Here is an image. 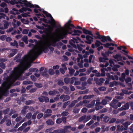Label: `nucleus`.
Listing matches in <instances>:
<instances>
[{
    "instance_id": "obj_42",
    "label": "nucleus",
    "mask_w": 133,
    "mask_h": 133,
    "mask_svg": "<svg viewBox=\"0 0 133 133\" xmlns=\"http://www.w3.org/2000/svg\"><path fill=\"white\" fill-rule=\"evenodd\" d=\"M33 83L30 81H25L23 82V84L24 85H27L29 84H32Z\"/></svg>"
},
{
    "instance_id": "obj_19",
    "label": "nucleus",
    "mask_w": 133,
    "mask_h": 133,
    "mask_svg": "<svg viewBox=\"0 0 133 133\" xmlns=\"http://www.w3.org/2000/svg\"><path fill=\"white\" fill-rule=\"evenodd\" d=\"M78 102L77 100H76L72 101L71 103L68 106L69 108H71L73 107L75 104Z\"/></svg>"
},
{
    "instance_id": "obj_10",
    "label": "nucleus",
    "mask_w": 133,
    "mask_h": 133,
    "mask_svg": "<svg viewBox=\"0 0 133 133\" xmlns=\"http://www.w3.org/2000/svg\"><path fill=\"white\" fill-rule=\"evenodd\" d=\"M22 2H23V4H24V6L26 7L32 8L34 7V5L32 4L31 3L28 2L26 0L22 1Z\"/></svg>"
},
{
    "instance_id": "obj_41",
    "label": "nucleus",
    "mask_w": 133,
    "mask_h": 133,
    "mask_svg": "<svg viewBox=\"0 0 133 133\" xmlns=\"http://www.w3.org/2000/svg\"><path fill=\"white\" fill-rule=\"evenodd\" d=\"M10 44L13 46H16L17 47L18 46V43L16 41H14V42L11 43Z\"/></svg>"
},
{
    "instance_id": "obj_64",
    "label": "nucleus",
    "mask_w": 133,
    "mask_h": 133,
    "mask_svg": "<svg viewBox=\"0 0 133 133\" xmlns=\"http://www.w3.org/2000/svg\"><path fill=\"white\" fill-rule=\"evenodd\" d=\"M52 112V110L49 109H47L45 111V112L47 114L51 113Z\"/></svg>"
},
{
    "instance_id": "obj_14",
    "label": "nucleus",
    "mask_w": 133,
    "mask_h": 133,
    "mask_svg": "<svg viewBox=\"0 0 133 133\" xmlns=\"http://www.w3.org/2000/svg\"><path fill=\"white\" fill-rule=\"evenodd\" d=\"M102 55L103 57H100L99 58V61L101 62H106V61L108 60L109 59L107 57L105 56L104 54L102 53Z\"/></svg>"
},
{
    "instance_id": "obj_63",
    "label": "nucleus",
    "mask_w": 133,
    "mask_h": 133,
    "mask_svg": "<svg viewBox=\"0 0 133 133\" xmlns=\"http://www.w3.org/2000/svg\"><path fill=\"white\" fill-rule=\"evenodd\" d=\"M62 121L63 123H66V117H62L61 118Z\"/></svg>"
},
{
    "instance_id": "obj_43",
    "label": "nucleus",
    "mask_w": 133,
    "mask_h": 133,
    "mask_svg": "<svg viewBox=\"0 0 133 133\" xmlns=\"http://www.w3.org/2000/svg\"><path fill=\"white\" fill-rule=\"evenodd\" d=\"M69 73L70 74L72 75L75 72V70L71 68H69Z\"/></svg>"
},
{
    "instance_id": "obj_13",
    "label": "nucleus",
    "mask_w": 133,
    "mask_h": 133,
    "mask_svg": "<svg viewBox=\"0 0 133 133\" xmlns=\"http://www.w3.org/2000/svg\"><path fill=\"white\" fill-rule=\"evenodd\" d=\"M60 98L61 99H63V101L64 102L69 100L70 98V97L67 95H63L60 96Z\"/></svg>"
},
{
    "instance_id": "obj_9",
    "label": "nucleus",
    "mask_w": 133,
    "mask_h": 133,
    "mask_svg": "<svg viewBox=\"0 0 133 133\" xmlns=\"http://www.w3.org/2000/svg\"><path fill=\"white\" fill-rule=\"evenodd\" d=\"M39 72L41 75L43 76L48 77V70L46 68H44V67L41 68L39 70Z\"/></svg>"
},
{
    "instance_id": "obj_48",
    "label": "nucleus",
    "mask_w": 133,
    "mask_h": 133,
    "mask_svg": "<svg viewBox=\"0 0 133 133\" xmlns=\"http://www.w3.org/2000/svg\"><path fill=\"white\" fill-rule=\"evenodd\" d=\"M64 81L66 84H68L70 83V79L68 78H66L64 79Z\"/></svg>"
},
{
    "instance_id": "obj_27",
    "label": "nucleus",
    "mask_w": 133,
    "mask_h": 133,
    "mask_svg": "<svg viewBox=\"0 0 133 133\" xmlns=\"http://www.w3.org/2000/svg\"><path fill=\"white\" fill-rule=\"evenodd\" d=\"M32 45L33 46V49L32 50H31L30 51V52L29 53L28 55V56H29L30 54H31L32 53V51H33V50L34 49H35L34 46H35L34 45H33V44H31V43L29 44V45H28V46L29 47H30ZM36 46L37 45H36Z\"/></svg>"
},
{
    "instance_id": "obj_5",
    "label": "nucleus",
    "mask_w": 133,
    "mask_h": 133,
    "mask_svg": "<svg viewBox=\"0 0 133 133\" xmlns=\"http://www.w3.org/2000/svg\"><path fill=\"white\" fill-rule=\"evenodd\" d=\"M28 68H26L22 71L16 77L15 76V75L16 73L17 72V71H13L10 76L8 77L9 78V81L11 83V84L16 81V80L18 79L19 80H23L26 78V77L25 76L21 77V74L23 73V72Z\"/></svg>"
},
{
    "instance_id": "obj_35",
    "label": "nucleus",
    "mask_w": 133,
    "mask_h": 133,
    "mask_svg": "<svg viewBox=\"0 0 133 133\" xmlns=\"http://www.w3.org/2000/svg\"><path fill=\"white\" fill-rule=\"evenodd\" d=\"M102 44L99 41H96V42L95 43V45L96 47H98L101 45H102Z\"/></svg>"
},
{
    "instance_id": "obj_36",
    "label": "nucleus",
    "mask_w": 133,
    "mask_h": 133,
    "mask_svg": "<svg viewBox=\"0 0 133 133\" xmlns=\"http://www.w3.org/2000/svg\"><path fill=\"white\" fill-rule=\"evenodd\" d=\"M80 109H79L77 108L74 107L73 110V112L75 114H77L79 112Z\"/></svg>"
},
{
    "instance_id": "obj_47",
    "label": "nucleus",
    "mask_w": 133,
    "mask_h": 133,
    "mask_svg": "<svg viewBox=\"0 0 133 133\" xmlns=\"http://www.w3.org/2000/svg\"><path fill=\"white\" fill-rule=\"evenodd\" d=\"M41 97L44 98V101L45 102H47L49 101V99L47 97L43 96H41Z\"/></svg>"
},
{
    "instance_id": "obj_28",
    "label": "nucleus",
    "mask_w": 133,
    "mask_h": 133,
    "mask_svg": "<svg viewBox=\"0 0 133 133\" xmlns=\"http://www.w3.org/2000/svg\"><path fill=\"white\" fill-rule=\"evenodd\" d=\"M77 79H78V78L75 77H73L70 79V83L71 84H73L74 82L75 81V80H77Z\"/></svg>"
},
{
    "instance_id": "obj_58",
    "label": "nucleus",
    "mask_w": 133,
    "mask_h": 133,
    "mask_svg": "<svg viewBox=\"0 0 133 133\" xmlns=\"http://www.w3.org/2000/svg\"><path fill=\"white\" fill-rule=\"evenodd\" d=\"M50 17V20H49L48 23L50 24H51L52 22H55V21L52 16H51Z\"/></svg>"
},
{
    "instance_id": "obj_29",
    "label": "nucleus",
    "mask_w": 133,
    "mask_h": 133,
    "mask_svg": "<svg viewBox=\"0 0 133 133\" xmlns=\"http://www.w3.org/2000/svg\"><path fill=\"white\" fill-rule=\"evenodd\" d=\"M70 44L72 45V46L75 48L77 49V46L74 44L75 43H74L73 40H71L69 41Z\"/></svg>"
},
{
    "instance_id": "obj_21",
    "label": "nucleus",
    "mask_w": 133,
    "mask_h": 133,
    "mask_svg": "<svg viewBox=\"0 0 133 133\" xmlns=\"http://www.w3.org/2000/svg\"><path fill=\"white\" fill-rule=\"evenodd\" d=\"M59 92L55 90L53 91H50L49 92V94L50 95H55L56 94H58Z\"/></svg>"
},
{
    "instance_id": "obj_3",
    "label": "nucleus",
    "mask_w": 133,
    "mask_h": 133,
    "mask_svg": "<svg viewBox=\"0 0 133 133\" xmlns=\"http://www.w3.org/2000/svg\"><path fill=\"white\" fill-rule=\"evenodd\" d=\"M71 20L69 19L67 22L64 25L63 27L61 26L60 24L58 25H54V27L55 28V32L48 33L45 32L44 33H69L72 30L75 26L71 23Z\"/></svg>"
},
{
    "instance_id": "obj_62",
    "label": "nucleus",
    "mask_w": 133,
    "mask_h": 133,
    "mask_svg": "<svg viewBox=\"0 0 133 133\" xmlns=\"http://www.w3.org/2000/svg\"><path fill=\"white\" fill-rule=\"evenodd\" d=\"M93 80V78H89L87 80V82L89 84H92V81Z\"/></svg>"
},
{
    "instance_id": "obj_56",
    "label": "nucleus",
    "mask_w": 133,
    "mask_h": 133,
    "mask_svg": "<svg viewBox=\"0 0 133 133\" xmlns=\"http://www.w3.org/2000/svg\"><path fill=\"white\" fill-rule=\"evenodd\" d=\"M131 123L130 122H126L125 123H123V125L124 126H128L130 125Z\"/></svg>"
},
{
    "instance_id": "obj_44",
    "label": "nucleus",
    "mask_w": 133,
    "mask_h": 133,
    "mask_svg": "<svg viewBox=\"0 0 133 133\" xmlns=\"http://www.w3.org/2000/svg\"><path fill=\"white\" fill-rule=\"evenodd\" d=\"M94 69V68L92 67H90V68H89L87 70V72L88 73V74H89Z\"/></svg>"
},
{
    "instance_id": "obj_17",
    "label": "nucleus",
    "mask_w": 133,
    "mask_h": 133,
    "mask_svg": "<svg viewBox=\"0 0 133 133\" xmlns=\"http://www.w3.org/2000/svg\"><path fill=\"white\" fill-rule=\"evenodd\" d=\"M87 40L85 41V42L88 44H91L93 41V38L91 36H87L86 37Z\"/></svg>"
},
{
    "instance_id": "obj_57",
    "label": "nucleus",
    "mask_w": 133,
    "mask_h": 133,
    "mask_svg": "<svg viewBox=\"0 0 133 133\" xmlns=\"http://www.w3.org/2000/svg\"><path fill=\"white\" fill-rule=\"evenodd\" d=\"M21 15L23 17H26L27 16H30V15H29L26 13H24L21 14Z\"/></svg>"
},
{
    "instance_id": "obj_25",
    "label": "nucleus",
    "mask_w": 133,
    "mask_h": 133,
    "mask_svg": "<svg viewBox=\"0 0 133 133\" xmlns=\"http://www.w3.org/2000/svg\"><path fill=\"white\" fill-rule=\"evenodd\" d=\"M127 89H128L127 88H126V89H125L122 90L123 93L127 94H130L132 93V92L131 91H128L127 90Z\"/></svg>"
},
{
    "instance_id": "obj_51",
    "label": "nucleus",
    "mask_w": 133,
    "mask_h": 133,
    "mask_svg": "<svg viewBox=\"0 0 133 133\" xmlns=\"http://www.w3.org/2000/svg\"><path fill=\"white\" fill-rule=\"evenodd\" d=\"M54 71L52 69H50L49 70V73L50 75H54Z\"/></svg>"
},
{
    "instance_id": "obj_40",
    "label": "nucleus",
    "mask_w": 133,
    "mask_h": 133,
    "mask_svg": "<svg viewBox=\"0 0 133 133\" xmlns=\"http://www.w3.org/2000/svg\"><path fill=\"white\" fill-rule=\"evenodd\" d=\"M98 89L100 91H104L106 90V88L104 87H101L98 88Z\"/></svg>"
},
{
    "instance_id": "obj_59",
    "label": "nucleus",
    "mask_w": 133,
    "mask_h": 133,
    "mask_svg": "<svg viewBox=\"0 0 133 133\" xmlns=\"http://www.w3.org/2000/svg\"><path fill=\"white\" fill-rule=\"evenodd\" d=\"M43 116V114L42 113H40L37 116V117L38 119H39L42 118Z\"/></svg>"
},
{
    "instance_id": "obj_53",
    "label": "nucleus",
    "mask_w": 133,
    "mask_h": 133,
    "mask_svg": "<svg viewBox=\"0 0 133 133\" xmlns=\"http://www.w3.org/2000/svg\"><path fill=\"white\" fill-rule=\"evenodd\" d=\"M107 101L105 99H103L102 100L101 102V103H102V104L103 105H106L107 103Z\"/></svg>"
},
{
    "instance_id": "obj_34",
    "label": "nucleus",
    "mask_w": 133,
    "mask_h": 133,
    "mask_svg": "<svg viewBox=\"0 0 133 133\" xmlns=\"http://www.w3.org/2000/svg\"><path fill=\"white\" fill-rule=\"evenodd\" d=\"M34 102V101L33 100H29L27 101H26L25 104L26 105H29L31 104H33Z\"/></svg>"
},
{
    "instance_id": "obj_54",
    "label": "nucleus",
    "mask_w": 133,
    "mask_h": 133,
    "mask_svg": "<svg viewBox=\"0 0 133 133\" xmlns=\"http://www.w3.org/2000/svg\"><path fill=\"white\" fill-rule=\"evenodd\" d=\"M116 119L115 118H112L111 119L109 122V123H113L116 121Z\"/></svg>"
},
{
    "instance_id": "obj_8",
    "label": "nucleus",
    "mask_w": 133,
    "mask_h": 133,
    "mask_svg": "<svg viewBox=\"0 0 133 133\" xmlns=\"http://www.w3.org/2000/svg\"><path fill=\"white\" fill-rule=\"evenodd\" d=\"M91 115H88L87 116L85 115L82 116L80 118L78 119V121L81 122H83V123H85L91 119Z\"/></svg>"
},
{
    "instance_id": "obj_7",
    "label": "nucleus",
    "mask_w": 133,
    "mask_h": 133,
    "mask_svg": "<svg viewBox=\"0 0 133 133\" xmlns=\"http://www.w3.org/2000/svg\"><path fill=\"white\" fill-rule=\"evenodd\" d=\"M52 34L51 35V36H53L54 37H55V38L56 39V42H54L52 41H51L50 44L51 45L49 46L48 47V48L49 47V48L51 51H53L54 50V48L52 47H49V46L51 45V43L52 42H53L55 43L56 42L59 40L58 39V38L60 39H62L63 37H62V35L61 34ZM64 34V35H66L67 34Z\"/></svg>"
},
{
    "instance_id": "obj_45",
    "label": "nucleus",
    "mask_w": 133,
    "mask_h": 133,
    "mask_svg": "<svg viewBox=\"0 0 133 133\" xmlns=\"http://www.w3.org/2000/svg\"><path fill=\"white\" fill-rule=\"evenodd\" d=\"M109 65V63L108 62H106L105 65L103 64H100V66L102 68H104V67H107Z\"/></svg>"
},
{
    "instance_id": "obj_38",
    "label": "nucleus",
    "mask_w": 133,
    "mask_h": 133,
    "mask_svg": "<svg viewBox=\"0 0 133 133\" xmlns=\"http://www.w3.org/2000/svg\"><path fill=\"white\" fill-rule=\"evenodd\" d=\"M125 121V120L124 119H118L116 121V123H123V122Z\"/></svg>"
},
{
    "instance_id": "obj_50",
    "label": "nucleus",
    "mask_w": 133,
    "mask_h": 133,
    "mask_svg": "<svg viewBox=\"0 0 133 133\" xmlns=\"http://www.w3.org/2000/svg\"><path fill=\"white\" fill-rule=\"evenodd\" d=\"M35 85V86L38 88H41L42 87V85L40 83H34Z\"/></svg>"
},
{
    "instance_id": "obj_20",
    "label": "nucleus",
    "mask_w": 133,
    "mask_h": 133,
    "mask_svg": "<svg viewBox=\"0 0 133 133\" xmlns=\"http://www.w3.org/2000/svg\"><path fill=\"white\" fill-rule=\"evenodd\" d=\"M17 50L16 49H13L11 50V52L10 54V56L12 57L15 55L17 53Z\"/></svg>"
},
{
    "instance_id": "obj_61",
    "label": "nucleus",
    "mask_w": 133,
    "mask_h": 133,
    "mask_svg": "<svg viewBox=\"0 0 133 133\" xmlns=\"http://www.w3.org/2000/svg\"><path fill=\"white\" fill-rule=\"evenodd\" d=\"M6 123L7 126H9L11 124V121L9 119H7L6 120Z\"/></svg>"
},
{
    "instance_id": "obj_18",
    "label": "nucleus",
    "mask_w": 133,
    "mask_h": 133,
    "mask_svg": "<svg viewBox=\"0 0 133 133\" xmlns=\"http://www.w3.org/2000/svg\"><path fill=\"white\" fill-rule=\"evenodd\" d=\"M113 57L115 59H117L118 62L121 61L122 60V57L119 55H115Z\"/></svg>"
},
{
    "instance_id": "obj_24",
    "label": "nucleus",
    "mask_w": 133,
    "mask_h": 133,
    "mask_svg": "<svg viewBox=\"0 0 133 133\" xmlns=\"http://www.w3.org/2000/svg\"><path fill=\"white\" fill-rule=\"evenodd\" d=\"M123 129V127L122 125H118L117 127V130L118 131H122Z\"/></svg>"
},
{
    "instance_id": "obj_2",
    "label": "nucleus",
    "mask_w": 133,
    "mask_h": 133,
    "mask_svg": "<svg viewBox=\"0 0 133 133\" xmlns=\"http://www.w3.org/2000/svg\"><path fill=\"white\" fill-rule=\"evenodd\" d=\"M38 49L37 48L35 50H34L33 53L28 56L25 55L22 58V59H17L16 62H20L19 64L17 67L14 68L13 71H17L15 76L19 74L24 69L26 68H29L30 66V64L32 61H34L37 57V53Z\"/></svg>"
},
{
    "instance_id": "obj_23",
    "label": "nucleus",
    "mask_w": 133,
    "mask_h": 133,
    "mask_svg": "<svg viewBox=\"0 0 133 133\" xmlns=\"http://www.w3.org/2000/svg\"><path fill=\"white\" fill-rule=\"evenodd\" d=\"M118 84L117 82L115 81H114L112 82H110L109 83V87H112L114 85L116 86Z\"/></svg>"
},
{
    "instance_id": "obj_1",
    "label": "nucleus",
    "mask_w": 133,
    "mask_h": 133,
    "mask_svg": "<svg viewBox=\"0 0 133 133\" xmlns=\"http://www.w3.org/2000/svg\"><path fill=\"white\" fill-rule=\"evenodd\" d=\"M52 34H45L42 35L41 37L38 35H35L36 37L38 39L43 40L44 41L41 42L39 44L36 46H35V49L33 51L35 50L36 49H38L37 53V57L41 54L43 51L44 52L46 53L48 51V47L51 45V41L56 42V41L55 37L51 36Z\"/></svg>"
},
{
    "instance_id": "obj_52",
    "label": "nucleus",
    "mask_w": 133,
    "mask_h": 133,
    "mask_svg": "<svg viewBox=\"0 0 133 133\" xmlns=\"http://www.w3.org/2000/svg\"><path fill=\"white\" fill-rule=\"evenodd\" d=\"M32 116V114L31 113H28L26 115V117L28 119H29Z\"/></svg>"
},
{
    "instance_id": "obj_12",
    "label": "nucleus",
    "mask_w": 133,
    "mask_h": 133,
    "mask_svg": "<svg viewBox=\"0 0 133 133\" xmlns=\"http://www.w3.org/2000/svg\"><path fill=\"white\" fill-rule=\"evenodd\" d=\"M4 26L1 25L0 26V29H1L4 30L6 29L9 25V23L8 21H4Z\"/></svg>"
},
{
    "instance_id": "obj_46",
    "label": "nucleus",
    "mask_w": 133,
    "mask_h": 133,
    "mask_svg": "<svg viewBox=\"0 0 133 133\" xmlns=\"http://www.w3.org/2000/svg\"><path fill=\"white\" fill-rule=\"evenodd\" d=\"M34 5V7L33 8H34L35 9L38 8V10L39 11H41L42 10L41 8L37 5L35 4Z\"/></svg>"
},
{
    "instance_id": "obj_60",
    "label": "nucleus",
    "mask_w": 133,
    "mask_h": 133,
    "mask_svg": "<svg viewBox=\"0 0 133 133\" xmlns=\"http://www.w3.org/2000/svg\"><path fill=\"white\" fill-rule=\"evenodd\" d=\"M125 80L127 83H128L131 81V79L129 77H127V78L125 79Z\"/></svg>"
},
{
    "instance_id": "obj_6",
    "label": "nucleus",
    "mask_w": 133,
    "mask_h": 133,
    "mask_svg": "<svg viewBox=\"0 0 133 133\" xmlns=\"http://www.w3.org/2000/svg\"><path fill=\"white\" fill-rule=\"evenodd\" d=\"M82 30L83 33H92L93 32L85 29V28H82L79 25L77 26H75L73 29L69 33H82V31L80 30Z\"/></svg>"
},
{
    "instance_id": "obj_39",
    "label": "nucleus",
    "mask_w": 133,
    "mask_h": 133,
    "mask_svg": "<svg viewBox=\"0 0 133 133\" xmlns=\"http://www.w3.org/2000/svg\"><path fill=\"white\" fill-rule=\"evenodd\" d=\"M70 103V102L69 101L63 103V108H65L66 106Z\"/></svg>"
},
{
    "instance_id": "obj_33",
    "label": "nucleus",
    "mask_w": 133,
    "mask_h": 133,
    "mask_svg": "<svg viewBox=\"0 0 133 133\" xmlns=\"http://www.w3.org/2000/svg\"><path fill=\"white\" fill-rule=\"evenodd\" d=\"M46 122L47 124L48 125H52L54 124L53 122L51 119L48 120Z\"/></svg>"
},
{
    "instance_id": "obj_15",
    "label": "nucleus",
    "mask_w": 133,
    "mask_h": 133,
    "mask_svg": "<svg viewBox=\"0 0 133 133\" xmlns=\"http://www.w3.org/2000/svg\"><path fill=\"white\" fill-rule=\"evenodd\" d=\"M129 107V104L128 103H125L124 106H123L122 107L119 109L120 111L123 110H125L128 109Z\"/></svg>"
},
{
    "instance_id": "obj_37",
    "label": "nucleus",
    "mask_w": 133,
    "mask_h": 133,
    "mask_svg": "<svg viewBox=\"0 0 133 133\" xmlns=\"http://www.w3.org/2000/svg\"><path fill=\"white\" fill-rule=\"evenodd\" d=\"M22 39L24 41L26 44L28 43L27 41V37L26 36H24L22 38Z\"/></svg>"
},
{
    "instance_id": "obj_26",
    "label": "nucleus",
    "mask_w": 133,
    "mask_h": 133,
    "mask_svg": "<svg viewBox=\"0 0 133 133\" xmlns=\"http://www.w3.org/2000/svg\"><path fill=\"white\" fill-rule=\"evenodd\" d=\"M29 108L28 106H24L21 111V112L23 114H24L26 112V109Z\"/></svg>"
},
{
    "instance_id": "obj_31",
    "label": "nucleus",
    "mask_w": 133,
    "mask_h": 133,
    "mask_svg": "<svg viewBox=\"0 0 133 133\" xmlns=\"http://www.w3.org/2000/svg\"><path fill=\"white\" fill-rule=\"evenodd\" d=\"M42 12L43 14H45V16L47 17H50L51 16V14L48 13L47 11L45 10H43L42 11Z\"/></svg>"
},
{
    "instance_id": "obj_22",
    "label": "nucleus",
    "mask_w": 133,
    "mask_h": 133,
    "mask_svg": "<svg viewBox=\"0 0 133 133\" xmlns=\"http://www.w3.org/2000/svg\"><path fill=\"white\" fill-rule=\"evenodd\" d=\"M70 128H71V126L70 125H66L64 126L63 129L65 132V133L66 132H70V131L68 130V129H70Z\"/></svg>"
},
{
    "instance_id": "obj_11",
    "label": "nucleus",
    "mask_w": 133,
    "mask_h": 133,
    "mask_svg": "<svg viewBox=\"0 0 133 133\" xmlns=\"http://www.w3.org/2000/svg\"><path fill=\"white\" fill-rule=\"evenodd\" d=\"M117 100L116 99L113 100L110 104V105L112 108L116 109L118 108L117 106Z\"/></svg>"
},
{
    "instance_id": "obj_49",
    "label": "nucleus",
    "mask_w": 133,
    "mask_h": 133,
    "mask_svg": "<svg viewBox=\"0 0 133 133\" xmlns=\"http://www.w3.org/2000/svg\"><path fill=\"white\" fill-rule=\"evenodd\" d=\"M0 67L3 69H4L5 68V64L3 62L0 63Z\"/></svg>"
},
{
    "instance_id": "obj_16",
    "label": "nucleus",
    "mask_w": 133,
    "mask_h": 133,
    "mask_svg": "<svg viewBox=\"0 0 133 133\" xmlns=\"http://www.w3.org/2000/svg\"><path fill=\"white\" fill-rule=\"evenodd\" d=\"M12 5H14L15 4H18L19 3L21 4V6H22L23 5H22L23 4V2L22 1H18L17 2L15 0H11L9 2Z\"/></svg>"
},
{
    "instance_id": "obj_32",
    "label": "nucleus",
    "mask_w": 133,
    "mask_h": 133,
    "mask_svg": "<svg viewBox=\"0 0 133 133\" xmlns=\"http://www.w3.org/2000/svg\"><path fill=\"white\" fill-rule=\"evenodd\" d=\"M103 121L105 123H107L109 121L110 119L107 116H105L103 118Z\"/></svg>"
},
{
    "instance_id": "obj_30",
    "label": "nucleus",
    "mask_w": 133,
    "mask_h": 133,
    "mask_svg": "<svg viewBox=\"0 0 133 133\" xmlns=\"http://www.w3.org/2000/svg\"><path fill=\"white\" fill-rule=\"evenodd\" d=\"M80 41L81 39L78 37L76 38H73V41L74 43H78L79 42V41Z\"/></svg>"
},
{
    "instance_id": "obj_4",
    "label": "nucleus",
    "mask_w": 133,
    "mask_h": 133,
    "mask_svg": "<svg viewBox=\"0 0 133 133\" xmlns=\"http://www.w3.org/2000/svg\"><path fill=\"white\" fill-rule=\"evenodd\" d=\"M9 78L8 77L6 81L4 82L2 84V88L0 87V98L2 96H7L8 94V90L10 88L11 84L9 81Z\"/></svg>"
},
{
    "instance_id": "obj_55",
    "label": "nucleus",
    "mask_w": 133,
    "mask_h": 133,
    "mask_svg": "<svg viewBox=\"0 0 133 133\" xmlns=\"http://www.w3.org/2000/svg\"><path fill=\"white\" fill-rule=\"evenodd\" d=\"M62 122V120L61 118H59L57 119L56 121V123L58 124H59Z\"/></svg>"
}]
</instances>
